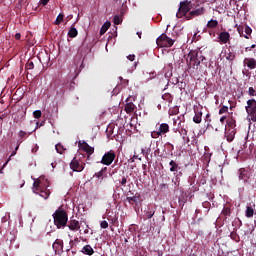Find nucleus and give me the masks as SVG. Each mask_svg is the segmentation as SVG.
Here are the masks:
<instances>
[{"mask_svg":"<svg viewBox=\"0 0 256 256\" xmlns=\"http://www.w3.org/2000/svg\"><path fill=\"white\" fill-rule=\"evenodd\" d=\"M158 131L161 135H165L169 133V124L167 123L160 124Z\"/></svg>","mask_w":256,"mask_h":256,"instance_id":"17","label":"nucleus"},{"mask_svg":"<svg viewBox=\"0 0 256 256\" xmlns=\"http://www.w3.org/2000/svg\"><path fill=\"white\" fill-rule=\"evenodd\" d=\"M222 215L223 217H225V219H227V217H231V206L229 205L224 206L222 210Z\"/></svg>","mask_w":256,"mask_h":256,"instance_id":"23","label":"nucleus"},{"mask_svg":"<svg viewBox=\"0 0 256 256\" xmlns=\"http://www.w3.org/2000/svg\"><path fill=\"white\" fill-rule=\"evenodd\" d=\"M82 253H84V255H93V253H95V250H93V247H91V245H85L82 248Z\"/></svg>","mask_w":256,"mask_h":256,"instance_id":"19","label":"nucleus"},{"mask_svg":"<svg viewBox=\"0 0 256 256\" xmlns=\"http://www.w3.org/2000/svg\"><path fill=\"white\" fill-rule=\"evenodd\" d=\"M255 47H256V44H252L251 46H250V49L252 50V49H255Z\"/></svg>","mask_w":256,"mask_h":256,"instance_id":"59","label":"nucleus"},{"mask_svg":"<svg viewBox=\"0 0 256 256\" xmlns=\"http://www.w3.org/2000/svg\"><path fill=\"white\" fill-rule=\"evenodd\" d=\"M82 150H84V152L87 153L88 158L90 155H93V153H95V148L89 146V144H87V143L83 144Z\"/></svg>","mask_w":256,"mask_h":256,"instance_id":"16","label":"nucleus"},{"mask_svg":"<svg viewBox=\"0 0 256 256\" xmlns=\"http://www.w3.org/2000/svg\"><path fill=\"white\" fill-rule=\"evenodd\" d=\"M32 191L36 195H40V197H42L43 199H49V195H51L49 185L43 184V182H41V180L39 179L34 181Z\"/></svg>","mask_w":256,"mask_h":256,"instance_id":"2","label":"nucleus"},{"mask_svg":"<svg viewBox=\"0 0 256 256\" xmlns=\"http://www.w3.org/2000/svg\"><path fill=\"white\" fill-rule=\"evenodd\" d=\"M137 35H138L139 39H141V33L138 32Z\"/></svg>","mask_w":256,"mask_h":256,"instance_id":"63","label":"nucleus"},{"mask_svg":"<svg viewBox=\"0 0 256 256\" xmlns=\"http://www.w3.org/2000/svg\"><path fill=\"white\" fill-rule=\"evenodd\" d=\"M15 39H16L17 41H19V39H21V33H16V34H15Z\"/></svg>","mask_w":256,"mask_h":256,"instance_id":"53","label":"nucleus"},{"mask_svg":"<svg viewBox=\"0 0 256 256\" xmlns=\"http://www.w3.org/2000/svg\"><path fill=\"white\" fill-rule=\"evenodd\" d=\"M109 27H111V22H105L100 30V35H103V33H105Z\"/></svg>","mask_w":256,"mask_h":256,"instance_id":"33","label":"nucleus"},{"mask_svg":"<svg viewBox=\"0 0 256 256\" xmlns=\"http://www.w3.org/2000/svg\"><path fill=\"white\" fill-rule=\"evenodd\" d=\"M189 141H190L189 137H187V138H185L184 143L187 144V143H189Z\"/></svg>","mask_w":256,"mask_h":256,"instance_id":"58","label":"nucleus"},{"mask_svg":"<svg viewBox=\"0 0 256 256\" xmlns=\"http://www.w3.org/2000/svg\"><path fill=\"white\" fill-rule=\"evenodd\" d=\"M248 95H249L250 97H256V90H255V88L249 87V89H248Z\"/></svg>","mask_w":256,"mask_h":256,"instance_id":"37","label":"nucleus"},{"mask_svg":"<svg viewBox=\"0 0 256 256\" xmlns=\"http://www.w3.org/2000/svg\"><path fill=\"white\" fill-rule=\"evenodd\" d=\"M66 227H68L70 231H79V229H81V223L79 220H75L74 217H71L70 220H68Z\"/></svg>","mask_w":256,"mask_h":256,"instance_id":"9","label":"nucleus"},{"mask_svg":"<svg viewBox=\"0 0 256 256\" xmlns=\"http://www.w3.org/2000/svg\"><path fill=\"white\" fill-rule=\"evenodd\" d=\"M47 3H49V0H40V5H47Z\"/></svg>","mask_w":256,"mask_h":256,"instance_id":"50","label":"nucleus"},{"mask_svg":"<svg viewBox=\"0 0 256 256\" xmlns=\"http://www.w3.org/2000/svg\"><path fill=\"white\" fill-rule=\"evenodd\" d=\"M246 113L251 116V121L253 123H256V100L255 99H249L247 101V106H246Z\"/></svg>","mask_w":256,"mask_h":256,"instance_id":"6","label":"nucleus"},{"mask_svg":"<svg viewBox=\"0 0 256 256\" xmlns=\"http://www.w3.org/2000/svg\"><path fill=\"white\" fill-rule=\"evenodd\" d=\"M237 31H238L240 37H244L245 39H249V36L243 34V26H239L237 28Z\"/></svg>","mask_w":256,"mask_h":256,"instance_id":"36","label":"nucleus"},{"mask_svg":"<svg viewBox=\"0 0 256 256\" xmlns=\"http://www.w3.org/2000/svg\"><path fill=\"white\" fill-rule=\"evenodd\" d=\"M126 201H128L130 205H133V203L139 202V198L137 196L127 197Z\"/></svg>","mask_w":256,"mask_h":256,"instance_id":"32","label":"nucleus"},{"mask_svg":"<svg viewBox=\"0 0 256 256\" xmlns=\"http://www.w3.org/2000/svg\"><path fill=\"white\" fill-rule=\"evenodd\" d=\"M77 35H79V31H77V28L72 26L70 28V30L68 31V37H70V39H75V37H77Z\"/></svg>","mask_w":256,"mask_h":256,"instance_id":"22","label":"nucleus"},{"mask_svg":"<svg viewBox=\"0 0 256 256\" xmlns=\"http://www.w3.org/2000/svg\"><path fill=\"white\" fill-rule=\"evenodd\" d=\"M54 225H56L57 229H61L63 227H67V223L69 221V215L65 210H56L53 214Z\"/></svg>","mask_w":256,"mask_h":256,"instance_id":"3","label":"nucleus"},{"mask_svg":"<svg viewBox=\"0 0 256 256\" xmlns=\"http://www.w3.org/2000/svg\"><path fill=\"white\" fill-rule=\"evenodd\" d=\"M238 175L241 181H244V183H247V180L249 179V177L247 176V170H245V168H240L238 170Z\"/></svg>","mask_w":256,"mask_h":256,"instance_id":"14","label":"nucleus"},{"mask_svg":"<svg viewBox=\"0 0 256 256\" xmlns=\"http://www.w3.org/2000/svg\"><path fill=\"white\" fill-rule=\"evenodd\" d=\"M169 165H170L171 173H175V172L179 171V169H181V167H179V164H177V162H175L174 160H171L169 162Z\"/></svg>","mask_w":256,"mask_h":256,"instance_id":"20","label":"nucleus"},{"mask_svg":"<svg viewBox=\"0 0 256 256\" xmlns=\"http://www.w3.org/2000/svg\"><path fill=\"white\" fill-rule=\"evenodd\" d=\"M218 40L220 43H223L224 45L229 43L231 41V34L227 31L220 32L218 34Z\"/></svg>","mask_w":256,"mask_h":256,"instance_id":"11","label":"nucleus"},{"mask_svg":"<svg viewBox=\"0 0 256 256\" xmlns=\"http://www.w3.org/2000/svg\"><path fill=\"white\" fill-rule=\"evenodd\" d=\"M202 117H203V113L202 112H196L194 117H193L194 123H197V124L201 123Z\"/></svg>","mask_w":256,"mask_h":256,"instance_id":"28","label":"nucleus"},{"mask_svg":"<svg viewBox=\"0 0 256 256\" xmlns=\"http://www.w3.org/2000/svg\"><path fill=\"white\" fill-rule=\"evenodd\" d=\"M52 247L56 254L61 255L63 253V240L56 239Z\"/></svg>","mask_w":256,"mask_h":256,"instance_id":"12","label":"nucleus"},{"mask_svg":"<svg viewBox=\"0 0 256 256\" xmlns=\"http://www.w3.org/2000/svg\"><path fill=\"white\" fill-rule=\"evenodd\" d=\"M206 11L207 10L203 6H197V8L193 7L192 10L186 16V20L191 21V19H193L195 17H201V15L206 13Z\"/></svg>","mask_w":256,"mask_h":256,"instance_id":"7","label":"nucleus"},{"mask_svg":"<svg viewBox=\"0 0 256 256\" xmlns=\"http://www.w3.org/2000/svg\"><path fill=\"white\" fill-rule=\"evenodd\" d=\"M177 83H179V78H175L174 80H172L173 85H177Z\"/></svg>","mask_w":256,"mask_h":256,"instance_id":"54","label":"nucleus"},{"mask_svg":"<svg viewBox=\"0 0 256 256\" xmlns=\"http://www.w3.org/2000/svg\"><path fill=\"white\" fill-rule=\"evenodd\" d=\"M85 235L89 234V229L84 230Z\"/></svg>","mask_w":256,"mask_h":256,"instance_id":"61","label":"nucleus"},{"mask_svg":"<svg viewBox=\"0 0 256 256\" xmlns=\"http://www.w3.org/2000/svg\"><path fill=\"white\" fill-rule=\"evenodd\" d=\"M244 65H247V67L249 69H255L256 68V60L254 58H245Z\"/></svg>","mask_w":256,"mask_h":256,"instance_id":"15","label":"nucleus"},{"mask_svg":"<svg viewBox=\"0 0 256 256\" xmlns=\"http://www.w3.org/2000/svg\"><path fill=\"white\" fill-rule=\"evenodd\" d=\"M128 61H135V54H130L127 56Z\"/></svg>","mask_w":256,"mask_h":256,"instance_id":"49","label":"nucleus"},{"mask_svg":"<svg viewBox=\"0 0 256 256\" xmlns=\"http://www.w3.org/2000/svg\"><path fill=\"white\" fill-rule=\"evenodd\" d=\"M245 51L247 52V51H251V46L250 47H246L245 48Z\"/></svg>","mask_w":256,"mask_h":256,"instance_id":"60","label":"nucleus"},{"mask_svg":"<svg viewBox=\"0 0 256 256\" xmlns=\"http://www.w3.org/2000/svg\"><path fill=\"white\" fill-rule=\"evenodd\" d=\"M162 99H163V101H166V103H169V105H171V103H173V96L169 92L164 93L162 95Z\"/></svg>","mask_w":256,"mask_h":256,"instance_id":"25","label":"nucleus"},{"mask_svg":"<svg viewBox=\"0 0 256 256\" xmlns=\"http://www.w3.org/2000/svg\"><path fill=\"white\" fill-rule=\"evenodd\" d=\"M244 32L246 33L245 35H247V37H249V36H251V33H253V29H251V27L246 25Z\"/></svg>","mask_w":256,"mask_h":256,"instance_id":"39","label":"nucleus"},{"mask_svg":"<svg viewBox=\"0 0 256 256\" xmlns=\"http://www.w3.org/2000/svg\"><path fill=\"white\" fill-rule=\"evenodd\" d=\"M219 25V21L211 19L210 21H208L207 23V28L208 29H215L216 27H218Z\"/></svg>","mask_w":256,"mask_h":256,"instance_id":"27","label":"nucleus"},{"mask_svg":"<svg viewBox=\"0 0 256 256\" xmlns=\"http://www.w3.org/2000/svg\"><path fill=\"white\" fill-rule=\"evenodd\" d=\"M114 21V25H121V17H119V15H115L113 18Z\"/></svg>","mask_w":256,"mask_h":256,"instance_id":"41","label":"nucleus"},{"mask_svg":"<svg viewBox=\"0 0 256 256\" xmlns=\"http://www.w3.org/2000/svg\"><path fill=\"white\" fill-rule=\"evenodd\" d=\"M100 227H101V229H107V227H109V223L107 221L103 220L100 223Z\"/></svg>","mask_w":256,"mask_h":256,"instance_id":"45","label":"nucleus"},{"mask_svg":"<svg viewBox=\"0 0 256 256\" xmlns=\"http://www.w3.org/2000/svg\"><path fill=\"white\" fill-rule=\"evenodd\" d=\"M226 120H227V116H222L220 118V123H225Z\"/></svg>","mask_w":256,"mask_h":256,"instance_id":"52","label":"nucleus"},{"mask_svg":"<svg viewBox=\"0 0 256 256\" xmlns=\"http://www.w3.org/2000/svg\"><path fill=\"white\" fill-rule=\"evenodd\" d=\"M78 157H79V159H81V157H83V154H79Z\"/></svg>","mask_w":256,"mask_h":256,"instance_id":"64","label":"nucleus"},{"mask_svg":"<svg viewBox=\"0 0 256 256\" xmlns=\"http://www.w3.org/2000/svg\"><path fill=\"white\" fill-rule=\"evenodd\" d=\"M149 151H151V149H147V150L142 149L143 155H149Z\"/></svg>","mask_w":256,"mask_h":256,"instance_id":"51","label":"nucleus"},{"mask_svg":"<svg viewBox=\"0 0 256 256\" xmlns=\"http://www.w3.org/2000/svg\"><path fill=\"white\" fill-rule=\"evenodd\" d=\"M25 67L28 70L35 69V64L33 63V61L28 60V62L26 63Z\"/></svg>","mask_w":256,"mask_h":256,"instance_id":"35","label":"nucleus"},{"mask_svg":"<svg viewBox=\"0 0 256 256\" xmlns=\"http://www.w3.org/2000/svg\"><path fill=\"white\" fill-rule=\"evenodd\" d=\"M107 173V167H104L101 169V171L95 173L94 177H97V179H103V175Z\"/></svg>","mask_w":256,"mask_h":256,"instance_id":"29","label":"nucleus"},{"mask_svg":"<svg viewBox=\"0 0 256 256\" xmlns=\"http://www.w3.org/2000/svg\"><path fill=\"white\" fill-rule=\"evenodd\" d=\"M205 1H207V0H196V2H197V3H200V4H201V3H205Z\"/></svg>","mask_w":256,"mask_h":256,"instance_id":"57","label":"nucleus"},{"mask_svg":"<svg viewBox=\"0 0 256 256\" xmlns=\"http://www.w3.org/2000/svg\"><path fill=\"white\" fill-rule=\"evenodd\" d=\"M254 214H255V210H253L251 206H247L246 217H248V219H251V217H253Z\"/></svg>","mask_w":256,"mask_h":256,"instance_id":"30","label":"nucleus"},{"mask_svg":"<svg viewBox=\"0 0 256 256\" xmlns=\"http://www.w3.org/2000/svg\"><path fill=\"white\" fill-rule=\"evenodd\" d=\"M158 47H173L175 40L171 39L167 34L163 33L156 39Z\"/></svg>","mask_w":256,"mask_h":256,"instance_id":"5","label":"nucleus"},{"mask_svg":"<svg viewBox=\"0 0 256 256\" xmlns=\"http://www.w3.org/2000/svg\"><path fill=\"white\" fill-rule=\"evenodd\" d=\"M203 61H207V58L203 56L202 51L191 50L188 53V60H187L188 73H190V75L199 73V67H201V63H203Z\"/></svg>","mask_w":256,"mask_h":256,"instance_id":"1","label":"nucleus"},{"mask_svg":"<svg viewBox=\"0 0 256 256\" xmlns=\"http://www.w3.org/2000/svg\"><path fill=\"white\" fill-rule=\"evenodd\" d=\"M229 111V107L222 106L219 110V115H223V113H227Z\"/></svg>","mask_w":256,"mask_h":256,"instance_id":"42","label":"nucleus"},{"mask_svg":"<svg viewBox=\"0 0 256 256\" xmlns=\"http://www.w3.org/2000/svg\"><path fill=\"white\" fill-rule=\"evenodd\" d=\"M236 133H237V130H236V129H233V128L227 129V128H226L225 137H226V139H227V141H228L229 143H231V142L233 141V139H235Z\"/></svg>","mask_w":256,"mask_h":256,"instance_id":"13","label":"nucleus"},{"mask_svg":"<svg viewBox=\"0 0 256 256\" xmlns=\"http://www.w3.org/2000/svg\"><path fill=\"white\" fill-rule=\"evenodd\" d=\"M180 135H182L183 141H185V137H186V135H187V129L182 128V129L180 130Z\"/></svg>","mask_w":256,"mask_h":256,"instance_id":"46","label":"nucleus"},{"mask_svg":"<svg viewBox=\"0 0 256 256\" xmlns=\"http://www.w3.org/2000/svg\"><path fill=\"white\" fill-rule=\"evenodd\" d=\"M41 115H42L41 110H35L33 112L34 119H41Z\"/></svg>","mask_w":256,"mask_h":256,"instance_id":"40","label":"nucleus"},{"mask_svg":"<svg viewBox=\"0 0 256 256\" xmlns=\"http://www.w3.org/2000/svg\"><path fill=\"white\" fill-rule=\"evenodd\" d=\"M230 237H231V239H233V241H239V240H237V239H239L237 232H231Z\"/></svg>","mask_w":256,"mask_h":256,"instance_id":"44","label":"nucleus"},{"mask_svg":"<svg viewBox=\"0 0 256 256\" xmlns=\"http://www.w3.org/2000/svg\"><path fill=\"white\" fill-rule=\"evenodd\" d=\"M226 129H235V127H237V124L235 122V119L233 118H229L227 121H226Z\"/></svg>","mask_w":256,"mask_h":256,"instance_id":"24","label":"nucleus"},{"mask_svg":"<svg viewBox=\"0 0 256 256\" xmlns=\"http://www.w3.org/2000/svg\"><path fill=\"white\" fill-rule=\"evenodd\" d=\"M63 19H65V15H63V13H60L55 22H54V25H61V23H63Z\"/></svg>","mask_w":256,"mask_h":256,"instance_id":"31","label":"nucleus"},{"mask_svg":"<svg viewBox=\"0 0 256 256\" xmlns=\"http://www.w3.org/2000/svg\"><path fill=\"white\" fill-rule=\"evenodd\" d=\"M70 169H72V171H77V172L81 173V171H83V169H85V166H83V164L79 163V159H77V157H74L70 163Z\"/></svg>","mask_w":256,"mask_h":256,"instance_id":"10","label":"nucleus"},{"mask_svg":"<svg viewBox=\"0 0 256 256\" xmlns=\"http://www.w3.org/2000/svg\"><path fill=\"white\" fill-rule=\"evenodd\" d=\"M127 177L129 176H123L120 180V185H122V187H125V185H127Z\"/></svg>","mask_w":256,"mask_h":256,"instance_id":"43","label":"nucleus"},{"mask_svg":"<svg viewBox=\"0 0 256 256\" xmlns=\"http://www.w3.org/2000/svg\"><path fill=\"white\" fill-rule=\"evenodd\" d=\"M5 117H7V114H2L0 115V119L3 121V119H5Z\"/></svg>","mask_w":256,"mask_h":256,"instance_id":"56","label":"nucleus"},{"mask_svg":"<svg viewBox=\"0 0 256 256\" xmlns=\"http://www.w3.org/2000/svg\"><path fill=\"white\" fill-rule=\"evenodd\" d=\"M116 157H117V154H115V151L110 150L103 155L100 163H102V165L109 166L115 161Z\"/></svg>","mask_w":256,"mask_h":256,"instance_id":"8","label":"nucleus"},{"mask_svg":"<svg viewBox=\"0 0 256 256\" xmlns=\"http://www.w3.org/2000/svg\"><path fill=\"white\" fill-rule=\"evenodd\" d=\"M192 9H193V4L191 3V1L189 0L181 1L178 8V12L176 13V17L178 19H183V17L187 19V15L191 13Z\"/></svg>","mask_w":256,"mask_h":256,"instance_id":"4","label":"nucleus"},{"mask_svg":"<svg viewBox=\"0 0 256 256\" xmlns=\"http://www.w3.org/2000/svg\"><path fill=\"white\" fill-rule=\"evenodd\" d=\"M172 76H173V73H172V72H166V73H165L166 85H165L163 91H166V89L169 88V83H170V81H171L170 79H171Z\"/></svg>","mask_w":256,"mask_h":256,"instance_id":"26","label":"nucleus"},{"mask_svg":"<svg viewBox=\"0 0 256 256\" xmlns=\"http://www.w3.org/2000/svg\"><path fill=\"white\" fill-rule=\"evenodd\" d=\"M124 110L126 113H133V111H135V104H133V102H129V99H127Z\"/></svg>","mask_w":256,"mask_h":256,"instance_id":"18","label":"nucleus"},{"mask_svg":"<svg viewBox=\"0 0 256 256\" xmlns=\"http://www.w3.org/2000/svg\"><path fill=\"white\" fill-rule=\"evenodd\" d=\"M55 149L60 155H63V152L65 151V147H63L61 143L56 144Z\"/></svg>","mask_w":256,"mask_h":256,"instance_id":"34","label":"nucleus"},{"mask_svg":"<svg viewBox=\"0 0 256 256\" xmlns=\"http://www.w3.org/2000/svg\"><path fill=\"white\" fill-rule=\"evenodd\" d=\"M39 151V146H36L32 149V153H37Z\"/></svg>","mask_w":256,"mask_h":256,"instance_id":"55","label":"nucleus"},{"mask_svg":"<svg viewBox=\"0 0 256 256\" xmlns=\"http://www.w3.org/2000/svg\"><path fill=\"white\" fill-rule=\"evenodd\" d=\"M27 136V132L20 130L18 133V137H20V139H23Z\"/></svg>","mask_w":256,"mask_h":256,"instance_id":"48","label":"nucleus"},{"mask_svg":"<svg viewBox=\"0 0 256 256\" xmlns=\"http://www.w3.org/2000/svg\"><path fill=\"white\" fill-rule=\"evenodd\" d=\"M15 155H17V150H14V151L11 153L10 157H9L8 160L5 162L4 167H5V165H7V164L9 163V161H11V157H15Z\"/></svg>","mask_w":256,"mask_h":256,"instance_id":"47","label":"nucleus"},{"mask_svg":"<svg viewBox=\"0 0 256 256\" xmlns=\"http://www.w3.org/2000/svg\"><path fill=\"white\" fill-rule=\"evenodd\" d=\"M161 136H162V134L159 133V130L151 132L152 139H159V137H161Z\"/></svg>","mask_w":256,"mask_h":256,"instance_id":"38","label":"nucleus"},{"mask_svg":"<svg viewBox=\"0 0 256 256\" xmlns=\"http://www.w3.org/2000/svg\"><path fill=\"white\" fill-rule=\"evenodd\" d=\"M19 150V144L16 146L15 150L14 151H18Z\"/></svg>","mask_w":256,"mask_h":256,"instance_id":"62","label":"nucleus"},{"mask_svg":"<svg viewBox=\"0 0 256 256\" xmlns=\"http://www.w3.org/2000/svg\"><path fill=\"white\" fill-rule=\"evenodd\" d=\"M146 219H151L153 215H155V209H153L151 206H148L147 210L144 212Z\"/></svg>","mask_w":256,"mask_h":256,"instance_id":"21","label":"nucleus"}]
</instances>
